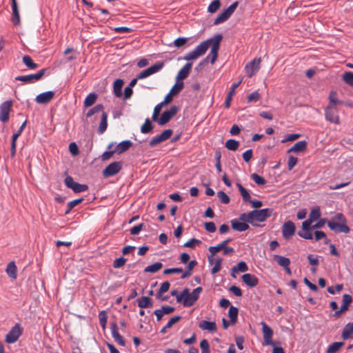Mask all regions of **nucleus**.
<instances>
[{
	"instance_id": "0e129e2a",
	"label": "nucleus",
	"mask_w": 353,
	"mask_h": 353,
	"mask_svg": "<svg viewBox=\"0 0 353 353\" xmlns=\"http://www.w3.org/2000/svg\"><path fill=\"white\" fill-rule=\"evenodd\" d=\"M261 98V95L259 93L258 91H255V92H253L252 93H250L248 96V102H252V101H258Z\"/></svg>"
},
{
	"instance_id": "f3484780",
	"label": "nucleus",
	"mask_w": 353,
	"mask_h": 353,
	"mask_svg": "<svg viewBox=\"0 0 353 353\" xmlns=\"http://www.w3.org/2000/svg\"><path fill=\"white\" fill-rule=\"evenodd\" d=\"M296 227L292 221H288L283 223L282 226V234L284 239H289L295 233Z\"/></svg>"
},
{
	"instance_id": "c9c22d12",
	"label": "nucleus",
	"mask_w": 353,
	"mask_h": 353,
	"mask_svg": "<svg viewBox=\"0 0 353 353\" xmlns=\"http://www.w3.org/2000/svg\"><path fill=\"white\" fill-rule=\"evenodd\" d=\"M163 267V264L161 262L154 263L150 265L147 266L144 269L145 272L155 273L159 271Z\"/></svg>"
},
{
	"instance_id": "bb28decb",
	"label": "nucleus",
	"mask_w": 353,
	"mask_h": 353,
	"mask_svg": "<svg viewBox=\"0 0 353 353\" xmlns=\"http://www.w3.org/2000/svg\"><path fill=\"white\" fill-rule=\"evenodd\" d=\"M273 259L277 262L279 265L283 267V268L290 266V260L289 258L279 254H274L273 255Z\"/></svg>"
},
{
	"instance_id": "7ed1b4c3",
	"label": "nucleus",
	"mask_w": 353,
	"mask_h": 353,
	"mask_svg": "<svg viewBox=\"0 0 353 353\" xmlns=\"http://www.w3.org/2000/svg\"><path fill=\"white\" fill-rule=\"evenodd\" d=\"M272 212V210L265 208L262 210H254L251 211L252 225L257 226L256 222H263L269 218Z\"/></svg>"
},
{
	"instance_id": "4be33fe9",
	"label": "nucleus",
	"mask_w": 353,
	"mask_h": 353,
	"mask_svg": "<svg viewBox=\"0 0 353 353\" xmlns=\"http://www.w3.org/2000/svg\"><path fill=\"white\" fill-rule=\"evenodd\" d=\"M242 281L250 288L255 287L259 283L258 278L256 276L249 273L245 274L242 276Z\"/></svg>"
},
{
	"instance_id": "09e8293b",
	"label": "nucleus",
	"mask_w": 353,
	"mask_h": 353,
	"mask_svg": "<svg viewBox=\"0 0 353 353\" xmlns=\"http://www.w3.org/2000/svg\"><path fill=\"white\" fill-rule=\"evenodd\" d=\"M221 2L219 0L213 1L208 6V11L210 13H215L220 8Z\"/></svg>"
},
{
	"instance_id": "c03bdc74",
	"label": "nucleus",
	"mask_w": 353,
	"mask_h": 353,
	"mask_svg": "<svg viewBox=\"0 0 353 353\" xmlns=\"http://www.w3.org/2000/svg\"><path fill=\"white\" fill-rule=\"evenodd\" d=\"M248 267L245 262L244 261H240L237 263L236 265L233 266L231 269V272H245L248 271Z\"/></svg>"
},
{
	"instance_id": "e2e57ef3",
	"label": "nucleus",
	"mask_w": 353,
	"mask_h": 353,
	"mask_svg": "<svg viewBox=\"0 0 353 353\" xmlns=\"http://www.w3.org/2000/svg\"><path fill=\"white\" fill-rule=\"evenodd\" d=\"M239 221H241L243 223H250L252 224L251 212L240 214Z\"/></svg>"
},
{
	"instance_id": "412c9836",
	"label": "nucleus",
	"mask_w": 353,
	"mask_h": 353,
	"mask_svg": "<svg viewBox=\"0 0 353 353\" xmlns=\"http://www.w3.org/2000/svg\"><path fill=\"white\" fill-rule=\"evenodd\" d=\"M111 333L113 339L119 345L121 346L125 345V341L123 336L119 333L116 323H113L111 325Z\"/></svg>"
},
{
	"instance_id": "a211bd4d",
	"label": "nucleus",
	"mask_w": 353,
	"mask_h": 353,
	"mask_svg": "<svg viewBox=\"0 0 353 353\" xmlns=\"http://www.w3.org/2000/svg\"><path fill=\"white\" fill-rule=\"evenodd\" d=\"M327 225L331 230L337 233H348L350 232V228L345 223H337L334 221H330L327 223Z\"/></svg>"
},
{
	"instance_id": "4d7b16f0",
	"label": "nucleus",
	"mask_w": 353,
	"mask_h": 353,
	"mask_svg": "<svg viewBox=\"0 0 353 353\" xmlns=\"http://www.w3.org/2000/svg\"><path fill=\"white\" fill-rule=\"evenodd\" d=\"M217 196L219 197L221 203L224 204H228L230 201V197L228 196V194L223 191H219L217 192Z\"/></svg>"
},
{
	"instance_id": "4468645a",
	"label": "nucleus",
	"mask_w": 353,
	"mask_h": 353,
	"mask_svg": "<svg viewBox=\"0 0 353 353\" xmlns=\"http://www.w3.org/2000/svg\"><path fill=\"white\" fill-rule=\"evenodd\" d=\"M122 168V164L119 161H114L109 164L103 171V175L105 177H109L117 174Z\"/></svg>"
},
{
	"instance_id": "f257e3e1",
	"label": "nucleus",
	"mask_w": 353,
	"mask_h": 353,
	"mask_svg": "<svg viewBox=\"0 0 353 353\" xmlns=\"http://www.w3.org/2000/svg\"><path fill=\"white\" fill-rule=\"evenodd\" d=\"M223 39L221 34H216L214 37L207 39L201 42L193 50L187 53L183 58V60L191 61L198 59L199 57L203 55L209 47H211L210 54L205 59L206 61L208 59H210V63L214 64L218 57V52L220 48V43Z\"/></svg>"
},
{
	"instance_id": "4c0bfd02",
	"label": "nucleus",
	"mask_w": 353,
	"mask_h": 353,
	"mask_svg": "<svg viewBox=\"0 0 353 353\" xmlns=\"http://www.w3.org/2000/svg\"><path fill=\"white\" fill-rule=\"evenodd\" d=\"M228 316L232 324H235L238 318V309L236 307L231 306L229 309Z\"/></svg>"
},
{
	"instance_id": "774afa93",
	"label": "nucleus",
	"mask_w": 353,
	"mask_h": 353,
	"mask_svg": "<svg viewBox=\"0 0 353 353\" xmlns=\"http://www.w3.org/2000/svg\"><path fill=\"white\" fill-rule=\"evenodd\" d=\"M163 315H168L172 314L174 311V307L168 306V305H163L161 308L159 309Z\"/></svg>"
},
{
	"instance_id": "338daca9",
	"label": "nucleus",
	"mask_w": 353,
	"mask_h": 353,
	"mask_svg": "<svg viewBox=\"0 0 353 353\" xmlns=\"http://www.w3.org/2000/svg\"><path fill=\"white\" fill-rule=\"evenodd\" d=\"M298 235L305 239H312L313 236L310 230H303L298 232Z\"/></svg>"
},
{
	"instance_id": "aec40b11",
	"label": "nucleus",
	"mask_w": 353,
	"mask_h": 353,
	"mask_svg": "<svg viewBox=\"0 0 353 353\" xmlns=\"http://www.w3.org/2000/svg\"><path fill=\"white\" fill-rule=\"evenodd\" d=\"M192 67V63L189 62L187 63L178 72L176 77V81H182L183 79H186Z\"/></svg>"
},
{
	"instance_id": "f8f14e48",
	"label": "nucleus",
	"mask_w": 353,
	"mask_h": 353,
	"mask_svg": "<svg viewBox=\"0 0 353 353\" xmlns=\"http://www.w3.org/2000/svg\"><path fill=\"white\" fill-rule=\"evenodd\" d=\"M178 108L176 106H172L169 110L164 111L160 119L158 120V123L160 125H165L176 114Z\"/></svg>"
},
{
	"instance_id": "f704fd0d",
	"label": "nucleus",
	"mask_w": 353,
	"mask_h": 353,
	"mask_svg": "<svg viewBox=\"0 0 353 353\" xmlns=\"http://www.w3.org/2000/svg\"><path fill=\"white\" fill-rule=\"evenodd\" d=\"M138 306L141 308L151 307L152 306L151 299L148 296H142L138 301Z\"/></svg>"
},
{
	"instance_id": "58836bf2",
	"label": "nucleus",
	"mask_w": 353,
	"mask_h": 353,
	"mask_svg": "<svg viewBox=\"0 0 353 353\" xmlns=\"http://www.w3.org/2000/svg\"><path fill=\"white\" fill-rule=\"evenodd\" d=\"M353 333V323H347L342 332V337L344 339H347L350 337L352 334Z\"/></svg>"
},
{
	"instance_id": "6e6552de",
	"label": "nucleus",
	"mask_w": 353,
	"mask_h": 353,
	"mask_svg": "<svg viewBox=\"0 0 353 353\" xmlns=\"http://www.w3.org/2000/svg\"><path fill=\"white\" fill-rule=\"evenodd\" d=\"M46 69H42L36 74L18 76L15 78V80L23 81L28 83H34L35 81L40 80L42 78V77L44 75L46 72Z\"/></svg>"
},
{
	"instance_id": "5701e85b",
	"label": "nucleus",
	"mask_w": 353,
	"mask_h": 353,
	"mask_svg": "<svg viewBox=\"0 0 353 353\" xmlns=\"http://www.w3.org/2000/svg\"><path fill=\"white\" fill-rule=\"evenodd\" d=\"M199 327L203 330H208L210 332H215L217 330L214 321H201L199 324Z\"/></svg>"
},
{
	"instance_id": "a18cd8bd",
	"label": "nucleus",
	"mask_w": 353,
	"mask_h": 353,
	"mask_svg": "<svg viewBox=\"0 0 353 353\" xmlns=\"http://www.w3.org/2000/svg\"><path fill=\"white\" fill-rule=\"evenodd\" d=\"M83 201V199H77L72 200L68 203L67 204V210L65 212V214H68L70 213V212L77 205L80 204Z\"/></svg>"
},
{
	"instance_id": "a19ab883",
	"label": "nucleus",
	"mask_w": 353,
	"mask_h": 353,
	"mask_svg": "<svg viewBox=\"0 0 353 353\" xmlns=\"http://www.w3.org/2000/svg\"><path fill=\"white\" fill-rule=\"evenodd\" d=\"M236 186L239 188V190L241 194L243 201L244 202H248L250 199V195L248 190L240 183H237Z\"/></svg>"
},
{
	"instance_id": "2f4dec72",
	"label": "nucleus",
	"mask_w": 353,
	"mask_h": 353,
	"mask_svg": "<svg viewBox=\"0 0 353 353\" xmlns=\"http://www.w3.org/2000/svg\"><path fill=\"white\" fill-rule=\"evenodd\" d=\"M22 61L25 65L30 70H34L39 67V65L34 63L29 55H24L22 57Z\"/></svg>"
},
{
	"instance_id": "a878e982",
	"label": "nucleus",
	"mask_w": 353,
	"mask_h": 353,
	"mask_svg": "<svg viewBox=\"0 0 353 353\" xmlns=\"http://www.w3.org/2000/svg\"><path fill=\"white\" fill-rule=\"evenodd\" d=\"M132 145V143L130 140H125L123 141H121L120 143H119L116 148L115 151L118 154H121L125 151H127L131 146Z\"/></svg>"
},
{
	"instance_id": "052dcab7",
	"label": "nucleus",
	"mask_w": 353,
	"mask_h": 353,
	"mask_svg": "<svg viewBox=\"0 0 353 353\" xmlns=\"http://www.w3.org/2000/svg\"><path fill=\"white\" fill-rule=\"evenodd\" d=\"M200 347L201 349V353H210V345L206 339H203L200 342Z\"/></svg>"
},
{
	"instance_id": "de8ad7c7",
	"label": "nucleus",
	"mask_w": 353,
	"mask_h": 353,
	"mask_svg": "<svg viewBox=\"0 0 353 353\" xmlns=\"http://www.w3.org/2000/svg\"><path fill=\"white\" fill-rule=\"evenodd\" d=\"M321 216L320 209L319 208H314L311 210L309 218L310 221L314 222L318 220Z\"/></svg>"
},
{
	"instance_id": "bf43d9fd",
	"label": "nucleus",
	"mask_w": 353,
	"mask_h": 353,
	"mask_svg": "<svg viewBox=\"0 0 353 353\" xmlns=\"http://www.w3.org/2000/svg\"><path fill=\"white\" fill-rule=\"evenodd\" d=\"M222 262H223V259L221 258L217 259L216 260L214 265L211 270L212 274H214L221 270Z\"/></svg>"
},
{
	"instance_id": "0eeeda50",
	"label": "nucleus",
	"mask_w": 353,
	"mask_h": 353,
	"mask_svg": "<svg viewBox=\"0 0 353 353\" xmlns=\"http://www.w3.org/2000/svg\"><path fill=\"white\" fill-rule=\"evenodd\" d=\"M325 116L327 121L335 124L340 123L338 109L333 105H329L325 110Z\"/></svg>"
},
{
	"instance_id": "5fc2aeb1",
	"label": "nucleus",
	"mask_w": 353,
	"mask_h": 353,
	"mask_svg": "<svg viewBox=\"0 0 353 353\" xmlns=\"http://www.w3.org/2000/svg\"><path fill=\"white\" fill-rule=\"evenodd\" d=\"M188 41H189L188 38L179 37V38H177L176 39H175L173 43H174V47L179 48L185 46L188 43Z\"/></svg>"
},
{
	"instance_id": "37998d69",
	"label": "nucleus",
	"mask_w": 353,
	"mask_h": 353,
	"mask_svg": "<svg viewBox=\"0 0 353 353\" xmlns=\"http://www.w3.org/2000/svg\"><path fill=\"white\" fill-rule=\"evenodd\" d=\"M239 142L238 141H236L234 139H228L225 144V148L228 150H232V151H236L239 147Z\"/></svg>"
},
{
	"instance_id": "69168bd1",
	"label": "nucleus",
	"mask_w": 353,
	"mask_h": 353,
	"mask_svg": "<svg viewBox=\"0 0 353 353\" xmlns=\"http://www.w3.org/2000/svg\"><path fill=\"white\" fill-rule=\"evenodd\" d=\"M201 242L200 240L192 238L186 243H184V246L187 248H194L196 245L200 244Z\"/></svg>"
},
{
	"instance_id": "39448f33",
	"label": "nucleus",
	"mask_w": 353,
	"mask_h": 353,
	"mask_svg": "<svg viewBox=\"0 0 353 353\" xmlns=\"http://www.w3.org/2000/svg\"><path fill=\"white\" fill-rule=\"evenodd\" d=\"M164 66V63L162 61L157 62L153 65L148 68L147 69L143 70L137 75V79H143L149 76L154 74L158 72H159Z\"/></svg>"
},
{
	"instance_id": "423d86ee",
	"label": "nucleus",
	"mask_w": 353,
	"mask_h": 353,
	"mask_svg": "<svg viewBox=\"0 0 353 353\" xmlns=\"http://www.w3.org/2000/svg\"><path fill=\"white\" fill-rule=\"evenodd\" d=\"M64 182L67 188L72 189L76 193L84 192L88 189V186L87 185L80 184L75 182L73 178L70 176H67Z\"/></svg>"
},
{
	"instance_id": "8fccbe9b",
	"label": "nucleus",
	"mask_w": 353,
	"mask_h": 353,
	"mask_svg": "<svg viewBox=\"0 0 353 353\" xmlns=\"http://www.w3.org/2000/svg\"><path fill=\"white\" fill-rule=\"evenodd\" d=\"M343 342H334L332 343L327 348V353H334L338 351L343 345Z\"/></svg>"
},
{
	"instance_id": "e433bc0d",
	"label": "nucleus",
	"mask_w": 353,
	"mask_h": 353,
	"mask_svg": "<svg viewBox=\"0 0 353 353\" xmlns=\"http://www.w3.org/2000/svg\"><path fill=\"white\" fill-rule=\"evenodd\" d=\"M184 83L183 81H176V83L172 86V88L170 90V94L176 95L178 94L183 88Z\"/></svg>"
},
{
	"instance_id": "c756f323",
	"label": "nucleus",
	"mask_w": 353,
	"mask_h": 353,
	"mask_svg": "<svg viewBox=\"0 0 353 353\" xmlns=\"http://www.w3.org/2000/svg\"><path fill=\"white\" fill-rule=\"evenodd\" d=\"M108 127V114L106 112H103L101 122L98 128V133L103 134L107 129Z\"/></svg>"
},
{
	"instance_id": "6e6d98bb",
	"label": "nucleus",
	"mask_w": 353,
	"mask_h": 353,
	"mask_svg": "<svg viewBox=\"0 0 353 353\" xmlns=\"http://www.w3.org/2000/svg\"><path fill=\"white\" fill-rule=\"evenodd\" d=\"M163 107V104H160V103L157 104L154 107L153 114L152 116V121L158 122V120H159L158 117H159V115Z\"/></svg>"
},
{
	"instance_id": "864d4df0",
	"label": "nucleus",
	"mask_w": 353,
	"mask_h": 353,
	"mask_svg": "<svg viewBox=\"0 0 353 353\" xmlns=\"http://www.w3.org/2000/svg\"><path fill=\"white\" fill-rule=\"evenodd\" d=\"M170 284L168 281H164L159 290H158L157 293V296H161L163 293L168 292L169 290V288H170Z\"/></svg>"
},
{
	"instance_id": "393cba45",
	"label": "nucleus",
	"mask_w": 353,
	"mask_h": 353,
	"mask_svg": "<svg viewBox=\"0 0 353 353\" xmlns=\"http://www.w3.org/2000/svg\"><path fill=\"white\" fill-rule=\"evenodd\" d=\"M232 228L239 232H243L249 229V225L247 223L241 222L237 219L231 221Z\"/></svg>"
},
{
	"instance_id": "cd10ccee",
	"label": "nucleus",
	"mask_w": 353,
	"mask_h": 353,
	"mask_svg": "<svg viewBox=\"0 0 353 353\" xmlns=\"http://www.w3.org/2000/svg\"><path fill=\"white\" fill-rule=\"evenodd\" d=\"M241 81H240L238 83H235L232 85L231 90L228 93V95H227L225 101V108H228L230 107L232 98L235 93V90L239 87V85L241 84Z\"/></svg>"
},
{
	"instance_id": "79ce46f5",
	"label": "nucleus",
	"mask_w": 353,
	"mask_h": 353,
	"mask_svg": "<svg viewBox=\"0 0 353 353\" xmlns=\"http://www.w3.org/2000/svg\"><path fill=\"white\" fill-rule=\"evenodd\" d=\"M97 99V95L95 93H90L83 102V105L85 107H90L92 106L96 101Z\"/></svg>"
},
{
	"instance_id": "3c124183",
	"label": "nucleus",
	"mask_w": 353,
	"mask_h": 353,
	"mask_svg": "<svg viewBox=\"0 0 353 353\" xmlns=\"http://www.w3.org/2000/svg\"><path fill=\"white\" fill-rule=\"evenodd\" d=\"M330 104L336 106V105L343 104L342 101H340L337 99V94L335 92H331L329 96Z\"/></svg>"
},
{
	"instance_id": "680f3d73",
	"label": "nucleus",
	"mask_w": 353,
	"mask_h": 353,
	"mask_svg": "<svg viewBox=\"0 0 353 353\" xmlns=\"http://www.w3.org/2000/svg\"><path fill=\"white\" fill-rule=\"evenodd\" d=\"M127 259L123 256L119 257L115 259L113 262V267L114 268H119L123 266L126 262Z\"/></svg>"
},
{
	"instance_id": "ea45409f",
	"label": "nucleus",
	"mask_w": 353,
	"mask_h": 353,
	"mask_svg": "<svg viewBox=\"0 0 353 353\" xmlns=\"http://www.w3.org/2000/svg\"><path fill=\"white\" fill-rule=\"evenodd\" d=\"M153 126L151 121L149 119H146L145 122L141 127V132L143 134H148L152 132Z\"/></svg>"
},
{
	"instance_id": "dca6fc26",
	"label": "nucleus",
	"mask_w": 353,
	"mask_h": 353,
	"mask_svg": "<svg viewBox=\"0 0 353 353\" xmlns=\"http://www.w3.org/2000/svg\"><path fill=\"white\" fill-rule=\"evenodd\" d=\"M172 134V130L171 129H167L164 130L161 134L153 137L149 142V145L150 147H154L159 143L166 141L168 139Z\"/></svg>"
},
{
	"instance_id": "13d9d810",
	"label": "nucleus",
	"mask_w": 353,
	"mask_h": 353,
	"mask_svg": "<svg viewBox=\"0 0 353 353\" xmlns=\"http://www.w3.org/2000/svg\"><path fill=\"white\" fill-rule=\"evenodd\" d=\"M103 110V106L101 104H98L94 106L93 108L90 109L86 114L87 117H92L94 114L102 111Z\"/></svg>"
},
{
	"instance_id": "20e7f679",
	"label": "nucleus",
	"mask_w": 353,
	"mask_h": 353,
	"mask_svg": "<svg viewBox=\"0 0 353 353\" xmlns=\"http://www.w3.org/2000/svg\"><path fill=\"white\" fill-rule=\"evenodd\" d=\"M239 5L238 1H235L232 3L227 9L224 10L221 14H219L214 21V25L222 23L227 21L230 16L234 13V10Z\"/></svg>"
},
{
	"instance_id": "c85d7f7f",
	"label": "nucleus",
	"mask_w": 353,
	"mask_h": 353,
	"mask_svg": "<svg viewBox=\"0 0 353 353\" xmlns=\"http://www.w3.org/2000/svg\"><path fill=\"white\" fill-rule=\"evenodd\" d=\"M123 81L121 79H117L114 81L113 85V90L114 95L117 97H121L122 95L121 89L123 85Z\"/></svg>"
},
{
	"instance_id": "603ef678",
	"label": "nucleus",
	"mask_w": 353,
	"mask_h": 353,
	"mask_svg": "<svg viewBox=\"0 0 353 353\" xmlns=\"http://www.w3.org/2000/svg\"><path fill=\"white\" fill-rule=\"evenodd\" d=\"M251 179L259 185H263L266 183V180L256 173L252 174Z\"/></svg>"
},
{
	"instance_id": "1a4fd4ad",
	"label": "nucleus",
	"mask_w": 353,
	"mask_h": 353,
	"mask_svg": "<svg viewBox=\"0 0 353 353\" xmlns=\"http://www.w3.org/2000/svg\"><path fill=\"white\" fill-rule=\"evenodd\" d=\"M262 326V333L263 336L264 344L268 345H274L275 343L272 341L273 330L264 321L260 323Z\"/></svg>"
},
{
	"instance_id": "b1692460",
	"label": "nucleus",
	"mask_w": 353,
	"mask_h": 353,
	"mask_svg": "<svg viewBox=\"0 0 353 353\" xmlns=\"http://www.w3.org/2000/svg\"><path fill=\"white\" fill-rule=\"evenodd\" d=\"M307 143L306 141H300L296 143L291 148L288 150V153L303 152L307 148Z\"/></svg>"
},
{
	"instance_id": "2eb2a0df",
	"label": "nucleus",
	"mask_w": 353,
	"mask_h": 353,
	"mask_svg": "<svg viewBox=\"0 0 353 353\" xmlns=\"http://www.w3.org/2000/svg\"><path fill=\"white\" fill-rule=\"evenodd\" d=\"M343 304L341 306L340 310L335 311L333 316L335 318L339 317L343 313L345 312L348 310L350 305L352 302V297L347 294H345L343 295Z\"/></svg>"
},
{
	"instance_id": "49530a36",
	"label": "nucleus",
	"mask_w": 353,
	"mask_h": 353,
	"mask_svg": "<svg viewBox=\"0 0 353 353\" xmlns=\"http://www.w3.org/2000/svg\"><path fill=\"white\" fill-rule=\"evenodd\" d=\"M343 81L347 85L353 87V72H345L342 77Z\"/></svg>"
},
{
	"instance_id": "f03ea898",
	"label": "nucleus",
	"mask_w": 353,
	"mask_h": 353,
	"mask_svg": "<svg viewBox=\"0 0 353 353\" xmlns=\"http://www.w3.org/2000/svg\"><path fill=\"white\" fill-rule=\"evenodd\" d=\"M202 291L203 288L201 287H197L194 289L192 292H190L188 288H185L176 296V301L181 303L184 307H191L199 299V295Z\"/></svg>"
},
{
	"instance_id": "473e14b6",
	"label": "nucleus",
	"mask_w": 353,
	"mask_h": 353,
	"mask_svg": "<svg viewBox=\"0 0 353 353\" xmlns=\"http://www.w3.org/2000/svg\"><path fill=\"white\" fill-rule=\"evenodd\" d=\"M12 16L11 21L14 23V25H15V26L19 25L20 23V16H19L17 4L14 3V5L12 6Z\"/></svg>"
},
{
	"instance_id": "6ab92c4d",
	"label": "nucleus",
	"mask_w": 353,
	"mask_h": 353,
	"mask_svg": "<svg viewBox=\"0 0 353 353\" xmlns=\"http://www.w3.org/2000/svg\"><path fill=\"white\" fill-rule=\"evenodd\" d=\"M54 97V92L48 91L39 94L35 98V101L39 104H46L50 102Z\"/></svg>"
},
{
	"instance_id": "9b49d317",
	"label": "nucleus",
	"mask_w": 353,
	"mask_h": 353,
	"mask_svg": "<svg viewBox=\"0 0 353 353\" xmlns=\"http://www.w3.org/2000/svg\"><path fill=\"white\" fill-rule=\"evenodd\" d=\"M261 59H254L249 62L245 67L246 74L249 77H252L260 69Z\"/></svg>"
},
{
	"instance_id": "72a5a7b5",
	"label": "nucleus",
	"mask_w": 353,
	"mask_h": 353,
	"mask_svg": "<svg viewBox=\"0 0 353 353\" xmlns=\"http://www.w3.org/2000/svg\"><path fill=\"white\" fill-rule=\"evenodd\" d=\"M223 246L221 243H219L216 246H210L209 248V252L210 253V256H208V261L210 263H212L213 262V256L218 253L219 251L222 250Z\"/></svg>"
},
{
	"instance_id": "9d476101",
	"label": "nucleus",
	"mask_w": 353,
	"mask_h": 353,
	"mask_svg": "<svg viewBox=\"0 0 353 353\" xmlns=\"http://www.w3.org/2000/svg\"><path fill=\"white\" fill-rule=\"evenodd\" d=\"M12 106L11 100L6 101L0 105V121L6 123L9 120V114Z\"/></svg>"
},
{
	"instance_id": "7c9ffc66",
	"label": "nucleus",
	"mask_w": 353,
	"mask_h": 353,
	"mask_svg": "<svg viewBox=\"0 0 353 353\" xmlns=\"http://www.w3.org/2000/svg\"><path fill=\"white\" fill-rule=\"evenodd\" d=\"M7 274L11 278L15 279L17 278V266L14 262H10L6 269Z\"/></svg>"
},
{
	"instance_id": "ddd939ff",
	"label": "nucleus",
	"mask_w": 353,
	"mask_h": 353,
	"mask_svg": "<svg viewBox=\"0 0 353 353\" xmlns=\"http://www.w3.org/2000/svg\"><path fill=\"white\" fill-rule=\"evenodd\" d=\"M21 329L19 324H16L12 327L10 331L6 334L5 341L8 343H15L21 335Z\"/></svg>"
}]
</instances>
